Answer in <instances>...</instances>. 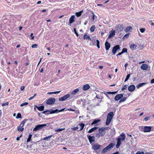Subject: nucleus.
I'll use <instances>...</instances> for the list:
<instances>
[{
  "mask_svg": "<svg viewBox=\"0 0 154 154\" xmlns=\"http://www.w3.org/2000/svg\"><path fill=\"white\" fill-rule=\"evenodd\" d=\"M27 120L26 119H24L20 125V127H23L25 123L27 121Z\"/></svg>",
  "mask_w": 154,
  "mask_h": 154,
  "instance_id": "obj_26",
  "label": "nucleus"
},
{
  "mask_svg": "<svg viewBox=\"0 0 154 154\" xmlns=\"http://www.w3.org/2000/svg\"><path fill=\"white\" fill-rule=\"evenodd\" d=\"M149 117H150L149 116H147L144 118V120L145 121H146L148 120V119H149Z\"/></svg>",
  "mask_w": 154,
  "mask_h": 154,
  "instance_id": "obj_55",
  "label": "nucleus"
},
{
  "mask_svg": "<svg viewBox=\"0 0 154 154\" xmlns=\"http://www.w3.org/2000/svg\"><path fill=\"white\" fill-rule=\"evenodd\" d=\"M100 119H95L91 123V125H93L94 124H95L97 123L98 122H99L100 121Z\"/></svg>",
  "mask_w": 154,
  "mask_h": 154,
  "instance_id": "obj_33",
  "label": "nucleus"
},
{
  "mask_svg": "<svg viewBox=\"0 0 154 154\" xmlns=\"http://www.w3.org/2000/svg\"><path fill=\"white\" fill-rule=\"evenodd\" d=\"M35 106L40 111H42L44 109L45 107L44 106Z\"/></svg>",
  "mask_w": 154,
  "mask_h": 154,
  "instance_id": "obj_23",
  "label": "nucleus"
},
{
  "mask_svg": "<svg viewBox=\"0 0 154 154\" xmlns=\"http://www.w3.org/2000/svg\"><path fill=\"white\" fill-rule=\"evenodd\" d=\"M8 103H9L8 102H7L5 103H3L2 104V106H4L6 105H8Z\"/></svg>",
  "mask_w": 154,
  "mask_h": 154,
  "instance_id": "obj_54",
  "label": "nucleus"
},
{
  "mask_svg": "<svg viewBox=\"0 0 154 154\" xmlns=\"http://www.w3.org/2000/svg\"><path fill=\"white\" fill-rule=\"evenodd\" d=\"M75 15H73L69 19V23L71 24L75 21Z\"/></svg>",
  "mask_w": 154,
  "mask_h": 154,
  "instance_id": "obj_14",
  "label": "nucleus"
},
{
  "mask_svg": "<svg viewBox=\"0 0 154 154\" xmlns=\"http://www.w3.org/2000/svg\"><path fill=\"white\" fill-rule=\"evenodd\" d=\"M120 136L121 137H119L117 138V142L116 145V148H119L122 144L121 141L124 140L125 138V134L123 133H122L121 135Z\"/></svg>",
  "mask_w": 154,
  "mask_h": 154,
  "instance_id": "obj_1",
  "label": "nucleus"
},
{
  "mask_svg": "<svg viewBox=\"0 0 154 154\" xmlns=\"http://www.w3.org/2000/svg\"><path fill=\"white\" fill-rule=\"evenodd\" d=\"M145 30V28H142L140 29V31L142 33L144 32Z\"/></svg>",
  "mask_w": 154,
  "mask_h": 154,
  "instance_id": "obj_51",
  "label": "nucleus"
},
{
  "mask_svg": "<svg viewBox=\"0 0 154 154\" xmlns=\"http://www.w3.org/2000/svg\"><path fill=\"white\" fill-rule=\"evenodd\" d=\"M152 127L151 126H145L144 127L143 131L144 132H149L151 130Z\"/></svg>",
  "mask_w": 154,
  "mask_h": 154,
  "instance_id": "obj_8",
  "label": "nucleus"
},
{
  "mask_svg": "<svg viewBox=\"0 0 154 154\" xmlns=\"http://www.w3.org/2000/svg\"><path fill=\"white\" fill-rule=\"evenodd\" d=\"M97 42V46L98 48H100V42L98 40H96Z\"/></svg>",
  "mask_w": 154,
  "mask_h": 154,
  "instance_id": "obj_42",
  "label": "nucleus"
},
{
  "mask_svg": "<svg viewBox=\"0 0 154 154\" xmlns=\"http://www.w3.org/2000/svg\"><path fill=\"white\" fill-rule=\"evenodd\" d=\"M130 74H128L127 75L125 79V82L127 80H128L129 79L130 77Z\"/></svg>",
  "mask_w": 154,
  "mask_h": 154,
  "instance_id": "obj_45",
  "label": "nucleus"
},
{
  "mask_svg": "<svg viewBox=\"0 0 154 154\" xmlns=\"http://www.w3.org/2000/svg\"><path fill=\"white\" fill-rule=\"evenodd\" d=\"M101 146L98 144H95L93 146V149L95 150L99 149L101 147Z\"/></svg>",
  "mask_w": 154,
  "mask_h": 154,
  "instance_id": "obj_18",
  "label": "nucleus"
},
{
  "mask_svg": "<svg viewBox=\"0 0 154 154\" xmlns=\"http://www.w3.org/2000/svg\"><path fill=\"white\" fill-rule=\"evenodd\" d=\"M140 68L143 70H146L148 69V66L146 64H143L141 66Z\"/></svg>",
  "mask_w": 154,
  "mask_h": 154,
  "instance_id": "obj_13",
  "label": "nucleus"
},
{
  "mask_svg": "<svg viewBox=\"0 0 154 154\" xmlns=\"http://www.w3.org/2000/svg\"><path fill=\"white\" fill-rule=\"evenodd\" d=\"M24 128L20 127V126L17 127L18 130L19 131H22L24 130Z\"/></svg>",
  "mask_w": 154,
  "mask_h": 154,
  "instance_id": "obj_37",
  "label": "nucleus"
},
{
  "mask_svg": "<svg viewBox=\"0 0 154 154\" xmlns=\"http://www.w3.org/2000/svg\"><path fill=\"white\" fill-rule=\"evenodd\" d=\"M120 46L119 45H117L114 46L112 48V51L113 54H115L116 51L119 50L120 49Z\"/></svg>",
  "mask_w": 154,
  "mask_h": 154,
  "instance_id": "obj_6",
  "label": "nucleus"
},
{
  "mask_svg": "<svg viewBox=\"0 0 154 154\" xmlns=\"http://www.w3.org/2000/svg\"><path fill=\"white\" fill-rule=\"evenodd\" d=\"M90 88V86L88 84H86L83 86L82 90L83 91H87Z\"/></svg>",
  "mask_w": 154,
  "mask_h": 154,
  "instance_id": "obj_16",
  "label": "nucleus"
},
{
  "mask_svg": "<svg viewBox=\"0 0 154 154\" xmlns=\"http://www.w3.org/2000/svg\"><path fill=\"white\" fill-rule=\"evenodd\" d=\"M50 110H47L46 111H44L41 113H44L46 115H48L49 114H50Z\"/></svg>",
  "mask_w": 154,
  "mask_h": 154,
  "instance_id": "obj_31",
  "label": "nucleus"
},
{
  "mask_svg": "<svg viewBox=\"0 0 154 154\" xmlns=\"http://www.w3.org/2000/svg\"><path fill=\"white\" fill-rule=\"evenodd\" d=\"M69 110V111H75V110L74 109H73L71 108L68 109L67 110Z\"/></svg>",
  "mask_w": 154,
  "mask_h": 154,
  "instance_id": "obj_57",
  "label": "nucleus"
},
{
  "mask_svg": "<svg viewBox=\"0 0 154 154\" xmlns=\"http://www.w3.org/2000/svg\"><path fill=\"white\" fill-rule=\"evenodd\" d=\"M109 149H107L106 146L105 148H104L103 149L102 152L103 153H104L107 152V151Z\"/></svg>",
  "mask_w": 154,
  "mask_h": 154,
  "instance_id": "obj_38",
  "label": "nucleus"
},
{
  "mask_svg": "<svg viewBox=\"0 0 154 154\" xmlns=\"http://www.w3.org/2000/svg\"><path fill=\"white\" fill-rule=\"evenodd\" d=\"M58 111V109H56L55 110H50V113L51 114H54L57 112Z\"/></svg>",
  "mask_w": 154,
  "mask_h": 154,
  "instance_id": "obj_34",
  "label": "nucleus"
},
{
  "mask_svg": "<svg viewBox=\"0 0 154 154\" xmlns=\"http://www.w3.org/2000/svg\"><path fill=\"white\" fill-rule=\"evenodd\" d=\"M146 84V83H140L136 87L138 89L140 88L143 86V85H145Z\"/></svg>",
  "mask_w": 154,
  "mask_h": 154,
  "instance_id": "obj_25",
  "label": "nucleus"
},
{
  "mask_svg": "<svg viewBox=\"0 0 154 154\" xmlns=\"http://www.w3.org/2000/svg\"><path fill=\"white\" fill-rule=\"evenodd\" d=\"M78 128H79V127L77 126V127H74V128H72V129L73 130L75 131L77 129H78Z\"/></svg>",
  "mask_w": 154,
  "mask_h": 154,
  "instance_id": "obj_53",
  "label": "nucleus"
},
{
  "mask_svg": "<svg viewBox=\"0 0 154 154\" xmlns=\"http://www.w3.org/2000/svg\"><path fill=\"white\" fill-rule=\"evenodd\" d=\"M38 46V45L36 44H35L32 45L31 47L32 48H36Z\"/></svg>",
  "mask_w": 154,
  "mask_h": 154,
  "instance_id": "obj_50",
  "label": "nucleus"
},
{
  "mask_svg": "<svg viewBox=\"0 0 154 154\" xmlns=\"http://www.w3.org/2000/svg\"><path fill=\"white\" fill-rule=\"evenodd\" d=\"M84 39L88 40L91 41V39L90 38V36L87 34H85L83 36Z\"/></svg>",
  "mask_w": 154,
  "mask_h": 154,
  "instance_id": "obj_20",
  "label": "nucleus"
},
{
  "mask_svg": "<svg viewBox=\"0 0 154 154\" xmlns=\"http://www.w3.org/2000/svg\"><path fill=\"white\" fill-rule=\"evenodd\" d=\"M32 137V134H29V136L28 137L27 139V142H29L31 140V139Z\"/></svg>",
  "mask_w": 154,
  "mask_h": 154,
  "instance_id": "obj_35",
  "label": "nucleus"
},
{
  "mask_svg": "<svg viewBox=\"0 0 154 154\" xmlns=\"http://www.w3.org/2000/svg\"><path fill=\"white\" fill-rule=\"evenodd\" d=\"M122 53H128V50L126 48H124L122 50Z\"/></svg>",
  "mask_w": 154,
  "mask_h": 154,
  "instance_id": "obj_41",
  "label": "nucleus"
},
{
  "mask_svg": "<svg viewBox=\"0 0 154 154\" xmlns=\"http://www.w3.org/2000/svg\"><path fill=\"white\" fill-rule=\"evenodd\" d=\"M123 53H122V52H121L120 53H119L118 54L116 55V56H119L121 54H122Z\"/></svg>",
  "mask_w": 154,
  "mask_h": 154,
  "instance_id": "obj_63",
  "label": "nucleus"
},
{
  "mask_svg": "<svg viewBox=\"0 0 154 154\" xmlns=\"http://www.w3.org/2000/svg\"><path fill=\"white\" fill-rule=\"evenodd\" d=\"M115 34V31L114 30H112L109 32V35L107 38H109L114 36Z\"/></svg>",
  "mask_w": 154,
  "mask_h": 154,
  "instance_id": "obj_12",
  "label": "nucleus"
},
{
  "mask_svg": "<svg viewBox=\"0 0 154 154\" xmlns=\"http://www.w3.org/2000/svg\"><path fill=\"white\" fill-rule=\"evenodd\" d=\"M29 65V63L28 62H26L25 63V65L26 66H28Z\"/></svg>",
  "mask_w": 154,
  "mask_h": 154,
  "instance_id": "obj_64",
  "label": "nucleus"
},
{
  "mask_svg": "<svg viewBox=\"0 0 154 154\" xmlns=\"http://www.w3.org/2000/svg\"><path fill=\"white\" fill-rule=\"evenodd\" d=\"M28 103L27 102H25L24 103H22L20 106H25V105H28Z\"/></svg>",
  "mask_w": 154,
  "mask_h": 154,
  "instance_id": "obj_47",
  "label": "nucleus"
},
{
  "mask_svg": "<svg viewBox=\"0 0 154 154\" xmlns=\"http://www.w3.org/2000/svg\"><path fill=\"white\" fill-rule=\"evenodd\" d=\"M79 125L81 127V128L79 130V131H82L84 128L85 126V125L83 123H79Z\"/></svg>",
  "mask_w": 154,
  "mask_h": 154,
  "instance_id": "obj_24",
  "label": "nucleus"
},
{
  "mask_svg": "<svg viewBox=\"0 0 154 154\" xmlns=\"http://www.w3.org/2000/svg\"><path fill=\"white\" fill-rule=\"evenodd\" d=\"M105 45L106 50V51L108 50L110 47V44L108 41H106L105 43Z\"/></svg>",
  "mask_w": 154,
  "mask_h": 154,
  "instance_id": "obj_15",
  "label": "nucleus"
},
{
  "mask_svg": "<svg viewBox=\"0 0 154 154\" xmlns=\"http://www.w3.org/2000/svg\"><path fill=\"white\" fill-rule=\"evenodd\" d=\"M127 86L128 85H123V87L122 88L121 90L122 91H123L124 90L126 89L127 88Z\"/></svg>",
  "mask_w": 154,
  "mask_h": 154,
  "instance_id": "obj_40",
  "label": "nucleus"
},
{
  "mask_svg": "<svg viewBox=\"0 0 154 154\" xmlns=\"http://www.w3.org/2000/svg\"><path fill=\"white\" fill-rule=\"evenodd\" d=\"M63 129H61V128H58L57 129V130H56V131H60L63 130Z\"/></svg>",
  "mask_w": 154,
  "mask_h": 154,
  "instance_id": "obj_58",
  "label": "nucleus"
},
{
  "mask_svg": "<svg viewBox=\"0 0 154 154\" xmlns=\"http://www.w3.org/2000/svg\"><path fill=\"white\" fill-rule=\"evenodd\" d=\"M46 124H39L36 125L33 129V131H36L42 129L43 127L46 126Z\"/></svg>",
  "mask_w": 154,
  "mask_h": 154,
  "instance_id": "obj_4",
  "label": "nucleus"
},
{
  "mask_svg": "<svg viewBox=\"0 0 154 154\" xmlns=\"http://www.w3.org/2000/svg\"><path fill=\"white\" fill-rule=\"evenodd\" d=\"M22 135H20V137H17V139H16V140H20V138L21 137Z\"/></svg>",
  "mask_w": 154,
  "mask_h": 154,
  "instance_id": "obj_61",
  "label": "nucleus"
},
{
  "mask_svg": "<svg viewBox=\"0 0 154 154\" xmlns=\"http://www.w3.org/2000/svg\"><path fill=\"white\" fill-rule=\"evenodd\" d=\"M70 96V95L69 94H67L64 95L63 97L59 98V100L61 101H63L66 100L67 98H69Z\"/></svg>",
  "mask_w": 154,
  "mask_h": 154,
  "instance_id": "obj_7",
  "label": "nucleus"
},
{
  "mask_svg": "<svg viewBox=\"0 0 154 154\" xmlns=\"http://www.w3.org/2000/svg\"><path fill=\"white\" fill-rule=\"evenodd\" d=\"M98 128L97 127H94L91 128L90 130H89V131H88V133H91L92 132H93L94 131L96 130Z\"/></svg>",
  "mask_w": 154,
  "mask_h": 154,
  "instance_id": "obj_22",
  "label": "nucleus"
},
{
  "mask_svg": "<svg viewBox=\"0 0 154 154\" xmlns=\"http://www.w3.org/2000/svg\"><path fill=\"white\" fill-rule=\"evenodd\" d=\"M132 27L131 26H127L125 28V31L126 32H127L129 31H130L132 29Z\"/></svg>",
  "mask_w": 154,
  "mask_h": 154,
  "instance_id": "obj_29",
  "label": "nucleus"
},
{
  "mask_svg": "<svg viewBox=\"0 0 154 154\" xmlns=\"http://www.w3.org/2000/svg\"><path fill=\"white\" fill-rule=\"evenodd\" d=\"M21 118V115L20 113H18L16 116V118L17 119H19Z\"/></svg>",
  "mask_w": 154,
  "mask_h": 154,
  "instance_id": "obj_44",
  "label": "nucleus"
},
{
  "mask_svg": "<svg viewBox=\"0 0 154 154\" xmlns=\"http://www.w3.org/2000/svg\"><path fill=\"white\" fill-rule=\"evenodd\" d=\"M74 31L75 33L76 34L77 37H78L79 36V34L76 31V29L75 28H74Z\"/></svg>",
  "mask_w": 154,
  "mask_h": 154,
  "instance_id": "obj_46",
  "label": "nucleus"
},
{
  "mask_svg": "<svg viewBox=\"0 0 154 154\" xmlns=\"http://www.w3.org/2000/svg\"><path fill=\"white\" fill-rule=\"evenodd\" d=\"M52 135H51L45 137L44 138V140H48L50 139L52 136Z\"/></svg>",
  "mask_w": 154,
  "mask_h": 154,
  "instance_id": "obj_36",
  "label": "nucleus"
},
{
  "mask_svg": "<svg viewBox=\"0 0 154 154\" xmlns=\"http://www.w3.org/2000/svg\"><path fill=\"white\" fill-rule=\"evenodd\" d=\"M127 98L126 97H124L122 99H121L119 101V103H121L122 102H124L126 100V99Z\"/></svg>",
  "mask_w": 154,
  "mask_h": 154,
  "instance_id": "obj_39",
  "label": "nucleus"
},
{
  "mask_svg": "<svg viewBox=\"0 0 154 154\" xmlns=\"http://www.w3.org/2000/svg\"><path fill=\"white\" fill-rule=\"evenodd\" d=\"M150 82L151 83H154V79L151 80Z\"/></svg>",
  "mask_w": 154,
  "mask_h": 154,
  "instance_id": "obj_62",
  "label": "nucleus"
},
{
  "mask_svg": "<svg viewBox=\"0 0 154 154\" xmlns=\"http://www.w3.org/2000/svg\"><path fill=\"white\" fill-rule=\"evenodd\" d=\"M96 27L95 25L92 26L90 29L91 32H93L94 31Z\"/></svg>",
  "mask_w": 154,
  "mask_h": 154,
  "instance_id": "obj_28",
  "label": "nucleus"
},
{
  "mask_svg": "<svg viewBox=\"0 0 154 154\" xmlns=\"http://www.w3.org/2000/svg\"><path fill=\"white\" fill-rule=\"evenodd\" d=\"M123 97V94H118L116 95L115 97V100L116 101H118Z\"/></svg>",
  "mask_w": 154,
  "mask_h": 154,
  "instance_id": "obj_10",
  "label": "nucleus"
},
{
  "mask_svg": "<svg viewBox=\"0 0 154 154\" xmlns=\"http://www.w3.org/2000/svg\"><path fill=\"white\" fill-rule=\"evenodd\" d=\"M92 20L94 21L95 17H96V15L94 14V13H93V12H92Z\"/></svg>",
  "mask_w": 154,
  "mask_h": 154,
  "instance_id": "obj_52",
  "label": "nucleus"
},
{
  "mask_svg": "<svg viewBox=\"0 0 154 154\" xmlns=\"http://www.w3.org/2000/svg\"><path fill=\"white\" fill-rule=\"evenodd\" d=\"M115 145V144L112 143H110L108 146H106L107 149L109 150L113 148Z\"/></svg>",
  "mask_w": 154,
  "mask_h": 154,
  "instance_id": "obj_19",
  "label": "nucleus"
},
{
  "mask_svg": "<svg viewBox=\"0 0 154 154\" xmlns=\"http://www.w3.org/2000/svg\"><path fill=\"white\" fill-rule=\"evenodd\" d=\"M83 12V11L82 10L79 12H76L75 13L76 16L77 17H79L82 15V13Z\"/></svg>",
  "mask_w": 154,
  "mask_h": 154,
  "instance_id": "obj_30",
  "label": "nucleus"
},
{
  "mask_svg": "<svg viewBox=\"0 0 154 154\" xmlns=\"http://www.w3.org/2000/svg\"><path fill=\"white\" fill-rule=\"evenodd\" d=\"M117 91H114V92H111L109 91L107 92L106 93L109 94H115L117 92Z\"/></svg>",
  "mask_w": 154,
  "mask_h": 154,
  "instance_id": "obj_43",
  "label": "nucleus"
},
{
  "mask_svg": "<svg viewBox=\"0 0 154 154\" xmlns=\"http://www.w3.org/2000/svg\"><path fill=\"white\" fill-rule=\"evenodd\" d=\"M56 99L54 98H50L48 99L46 102V103L48 105L53 104L54 103Z\"/></svg>",
  "mask_w": 154,
  "mask_h": 154,
  "instance_id": "obj_5",
  "label": "nucleus"
},
{
  "mask_svg": "<svg viewBox=\"0 0 154 154\" xmlns=\"http://www.w3.org/2000/svg\"><path fill=\"white\" fill-rule=\"evenodd\" d=\"M37 95V94H34V95L33 96H32V97H30L29 99V100H32V99H33L34 98V97L36 96Z\"/></svg>",
  "mask_w": 154,
  "mask_h": 154,
  "instance_id": "obj_49",
  "label": "nucleus"
},
{
  "mask_svg": "<svg viewBox=\"0 0 154 154\" xmlns=\"http://www.w3.org/2000/svg\"><path fill=\"white\" fill-rule=\"evenodd\" d=\"M137 46V45L135 44H131L130 46V48L132 50H134L136 49Z\"/></svg>",
  "mask_w": 154,
  "mask_h": 154,
  "instance_id": "obj_21",
  "label": "nucleus"
},
{
  "mask_svg": "<svg viewBox=\"0 0 154 154\" xmlns=\"http://www.w3.org/2000/svg\"><path fill=\"white\" fill-rule=\"evenodd\" d=\"M61 92V91H57L54 92H48L47 93L48 94H57L60 93Z\"/></svg>",
  "mask_w": 154,
  "mask_h": 154,
  "instance_id": "obj_32",
  "label": "nucleus"
},
{
  "mask_svg": "<svg viewBox=\"0 0 154 154\" xmlns=\"http://www.w3.org/2000/svg\"><path fill=\"white\" fill-rule=\"evenodd\" d=\"M79 91V89L78 88H76L74 90H73L71 93V94L73 95H75Z\"/></svg>",
  "mask_w": 154,
  "mask_h": 154,
  "instance_id": "obj_27",
  "label": "nucleus"
},
{
  "mask_svg": "<svg viewBox=\"0 0 154 154\" xmlns=\"http://www.w3.org/2000/svg\"><path fill=\"white\" fill-rule=\"evenodd\" d=\"M135 86L134 85H132L128 87V90L130 92H132L135 90Z\"/></svg>",
  "mask_w": 154,
  "mask_h": 154,
  "instance_id": "obj_11",
  "label": "nucleus"
},
{
  "mask_svg": "<svg viewBox=\"0 0 154 154\" xmlns=\"http://www.w3.org/2000/svg\"><path fill=\"white\" fill-rule=\"evenodd\" d=\"M25 88V87L24 86H22L20 88V90L21 91H23Z\"/></svg>",
  "mask_w": 154,
  "mask_h": 154,
  "instance_id": "obj_59",
  "label": "nucleus"
},
{
  "mask_svg": "<svg viewBox=\"0 0 154 154\" xmlns=\"http://www.w3.org/2000/svg\"><path fill=\"white\" fill-rule=\"evenodd\" d=\"M117 29L119 31L121 32L123 29V26L122 25L119 24L117 26Z\"/></svg>",
  "mask_w": 154,
  "mask_h": 154,
  "instance_id": "obj_17",
  "label": "nucleus"
},
{
  "mask_svg": "<svg viewBox=\"0 0 154 154\" xmlns=\"http://www.w3.org/2000/svg\"><path fill=\"white\" fill-rule=\"evenodd\" d=\"M129 36V34H127L124 36V38H128Z\"/></svg>",
  "mask_w": 154,
  "mask_h": 154,
  "instance_id": "obj_56",
  "label": "nucleus"
},
{
  "mask_svg": "<svg viewBox=\"0 0 154 154\" xmlns=\"http://www.w3.org/2000/svg\"><path fill=\"white\" fill-rule=\"evenodd\" d=\"M88 138L90 143H91L95 141V138L94 136H91L90 135L88 136Z\"/></svg>",
  "mask_w": 154,
  "mask_h": 154,
  "instance_id": "obj_9",
  "label": "nucleus"
},
{
  "mask_svg": "<svg viewBox=\"0 0 154 154\" xmlns=\"http://www.w3.org/2000/svg\"><path fill=\"white\" fill-rule=\"evenodd\" d=\"M106 129V128L103 127L99 128L98 129L99 132L97 134L99 137H103L104 135L106 133L105 130Z\"/></svg>",
  "mask_w": 154,
  "mask_h": 154,
  "instance_id": "obj_3",
  "label": "nucleus"
},
{
  "mask_svg": "<svg viewBox=\"0 0 154 154\" xmlns=\"http://www.w3.org/2000/svg\"><path fill=\"white\" fill-rule=\"evenodd\" d=\"M135 154H144V153L143 152H140V151H137Z\"/></svg>",
  "mask_w": 154,
  "mask_h": 154,
  "instance_id": "obj_48",
  "label": "nucleus"
},
{
  "mask_svg": "<svg viewBox=\"0 0 154 154\" xmlns=\"http://www.w3.org/2000/svg\"><path fill=\"white\" fill-rule=\"evenodd\" d=\"M65 109V108H63V109H61V110H58V112H61L62 111H63Z\"/></svg>",
  "mask_w": 154,
  "mask_h": 154,
  "instance_id": "obj_60",
  "label": "nucleus"
},
{
  "mask_svg": "<svg viewBox=\"0 0 154 154\" xmlns=\"http://www.w3.org/2000/svg\"><path fill=\"white\" fill-rule=\"evenodd\" d=\"M113 116V113L112 112H110L108 114L106 122V125H108L109 124Z\"/></svg>",
  "mask_w": 154,
  "mask_h": 154,
  "instance_id": "obj_2",
  "label": "nucleus"
}]
</instances>
